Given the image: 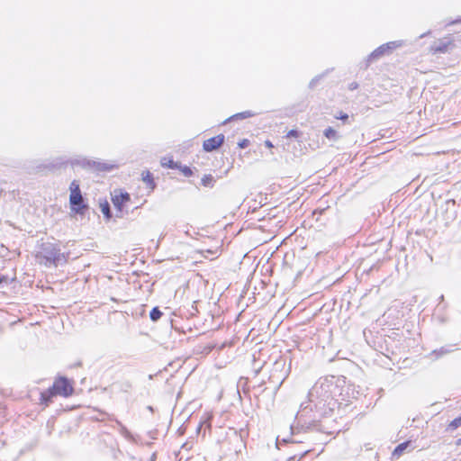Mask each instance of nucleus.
<instances>
[{"mask_svg":"<svg viewBox=\"0 0 461 461\" xmlns=\"http://www.w3.org/2000/svg\"><path fill=\"white\" fill-rule=\"evenodd\" d=\"M214 182L215 180L212 175H204L202 178V184L204 186L212 187Z\"/></svg>","mask_w":461,"mask_h":461,"instance_id":"dca6fc26","label":"nucleus"},{"mask_svg":"<svg viewBox=\"0 0 461 461\" xmlns=\"http://www.w3.org/2000/svg\"><path fill=\"white\" fill-rule=\"evenodd\" d=\"M92 161L90 159H87L86 158H77L71 161L72 166H80L84 168H91L92 167Z\"/></svg>","mask_w":461,"mask_h":461,"instance_id":"ddd939ff","label":"nucleus"},{"mask_svg":"<svg viewBox=\"0 0 461 461\" xmlns=\"http://www.w3.org/2000/svg\"><path fill=\"white\" fill-rule=\"evenodd\" d=\"M256 114H257L256 113H253L251 111H245V112L238 113L230 117H229L228 119H226L223 122V124H225L228 122H230L232 120H243V119H247V118L255 116Z\"/></svg>","mask_w":461,"mask_h":461,"instance_id":"f8f14e48","label":"nucleus"},{"mask_svg":"<svg viewBox=\"0 0 461 461\" xmlns=\"http://www.w3.org/2000/svg\"><path fill=\"white\" fill-rule=\"evenodd\" d=\"M300 132L297 130H290L286 134V138H298Z\"/></svg>","mask_w":461,"mask_h":461,"instance_id":"4be33fe9","label":"nucleus"},{"mask_svg":"<svg viewBox=\"0 0 461 461\" xmlns=\"http://www.w3.org/2000/svg\"><path fill=\"white\" fill-rule=\"evenodd\" d=\"M338 392L334 376L320 378L309 391L308 402L300 406L295 417L298 424L308 429L333 412L338 405L335 398Z\"/></svg>","mask_w":461,"mask_h":461,"instance_id":"f257e3e1","label":"nucleus"},{"mask_svg":"<svg viewBox=\"0 0 461 461\" xmlns=\"http://www.w3.org/2000/svg\"><path fill=\"white\" fill-rule=\"evenodd\" d=\"M403 45V41H393L382 44L367 57L366 60V68H367L373 61L379 59L384 56L390 55L394 50L401 48Z\"/></svg>","mask_w":461,"mask_h":461,"instance_id":"20e7f679","label":"nucleus"},{"mask_svg":"<svg viewBox=\"0 0 461 461\" xmlns=\"http://www.w3.org/2000/svg\"><path fill=\"white\" fill-rule=\"evenodd\" d=\"M142 179L145 183H147L149 185H151L153 184V177L151 174L148 171L146 174H142Z\"/></svg>","mask_w":461,"mask_h":461,"instance_id":"412c9836","label":"nucleus"},{"mask_svg":"<svg viewBox=\"0 0 461 461\" xmlns=\"http://www.w3.org/2000/svg\"><path fill=\"white\" fill-rule=\"evenodd\" d=\"M321 78V76H317V77H313L309 84V87L313 88Z\"/></svg>","mask_w":461,"mask_h":461,"instance_id":"b1692460","label":"nucleus"},{"mask_svg":"<svg viewBox=\"0 0 461 461\" xmlns=\"http://www.w3.org/2000/svg\"><path fill=\"white\" fill-rule=\"evenodd\" d=\"M461 22V18L460 19H456V20H453V21H449L447 23V26H449V25H453V24H456V23H458Z\"/></svg>","mask_w":461,"mask_h":461,"instance_id":"bb28decb","label":"nucleus"},{"mask_svg":"<svg viewBox=\"0 0 461 461\" xmlns=\"http://www.w3.org/2000/svg\"><path fill=\"white\" fill-rule=\"evenodd\" d=\"M461 426V415L456 419H454L449 424H448V429L449 430H455L457 428Z\"/></svg>","mask_w":461,"mask_h":461,"instance_id":"aec40b11","label":"nucleus"},{"mask_svg":"<svg viewBox=\"0 0 461 461\" xmlns=\"http://www.w3.org/2000/svg\"><path fill=\"white\" fill-rule=\"evenodd\" d=\"M52 390H56L58 395L69 396L73 388L67 378H59L56 380L52 385Z\"/></svg>","mask_w":461,"mask_h":461,"instance_id":"39448f33","label":"nucleus"},{"mask_svg":"<svg viewBox=\"0 0 461 461\" xmlns=\"http://www.w3.org/2000/svg\"><path fill=\"white\" fill-rule=\"evenodd\" d=\"M357 87H358V84H357V83H356V82H353V83H351V84L349 85V89H350V90H355V89H357Z\"/></svg>","mask_w":461,"mask_h":461,"instance_id":"cd10ccee","label":"nucleus"},{"mask_svg":"<svg viewBox=\"0 0 461 461\" xmlns=\"http://www.w3.org/2000/svg\"><path fill=\"white\" fill-rule=\"evenodd\" d=\"M461 444V439H458L457 440V445H460Z\"/></svg>","mask_w":461,"mask_h":461,"instance_id":"2f4dec72","label":"nucleus"},{"mask_svg":"<svg viewBox=\"0 0 461 461\" xmlns=\"http://www.w3.org/2000/svg\"><path fill=\"white\" fill-rule=\"evenodd\" d=\"M266 144H267V146H268V147H272V144H271V142H270V141H267V142H266Z\"/></svg>","mask_w":461,"mask_h":461,"instance_id":"7c9ffc66","label":"nucleus"},{"mask_svg":"<svg viewBox=\"0 0 461 461\" xmlns=\"http://www.w3.org/2000/svg\"><path fill=\"white\" fill-rule=\"evenodd\" d=\"M223 142H224V135L219 134L215 137H212V138L204 140L203 143V149L206 152H211V151L217 149L219 147H221Z\"/></svg>","mask_w":461,"mask_h":461,"instance_id":"0eeeda50","label":"nucleus"},{"mask_svg":"<svg viewBox=\"0 0 461 461\" xmlns=\"http://www.w3.org/2000/svg\"><path fill=\"white\" fill-rule=\"evenodd\" d=\"M336 118L342 120V121H346V120H348V115L347 113L340 112L339 114L336 116Z\"/></svg>","mask_w":461,"mask_h":461,"instance_id":"a878e982","label":"nucleus"},{"mask_svg":"<svg viewBox=\"0 0 461 461\" xmlns=\"http://www.w3.org/2000/svg\"><path fill=\"white\" fill-rule=\"evenodd\" d=\"M249 143V141L248 140L244 139L239 142V147L241 149H245L248 147Z\"/></svg>","mask_w":461,"mask_h":461,"instance_id":"393cba45","label":"nucleus"},{"mask_svg":"<svg viewBox=\"0 0 461 461\" xmlns=\"http://www.w3.org/2000/svg\"><path fill=\"white\" fill-rule=\"evenodd\" d=\"M69 191V203L71 210L77 214H83L84 210L87 207V205L84 203L79 182L77 180H73L70 183Z\"/></svg>","mask_w":461,"mask_h":461,"instance_id":"7ed1b4c3","label":"nucleus"},{"mask_svg":"<svg viewBox=\"0 0 461 461\" xmlns=\"http://www.w3.org/2000/svg\"><path fill=\"white\" fill-rule=\"evenodd\" d=\"M450 45H451L450 41H440L435 42L433 45H431L430 50L433 53H446V52H447Z\"/></svg>","mask_w":461,"mask_h":461,"instance_id":"1a4fd4ad","label":"nucleus"},{"mask_svg":"<svg viewBox=\"0 0 461 461\" xmlns=\"http://www.w3.org/2000/svg\"><path fill=\"white\" fill-rule=\"evenodd\" d=\"M131 200L128 193H117L114 191L112 196V202L118 212H122L124 205Z\"/></svg>","mask_w":461,"mask_h":461,"instance_id":"423d86ee","label":"nucleus"},{"mask_svg":"<svg viewBox=\"0 0 461 461\" xmlns=\"http://www.w3.org/2000/svg\"><path fill=\"white\" fill-rule=\"evenodd\" d=\"M6 280H7V277H6V276H0V285H1L2 283H4V282H6Z\"/></svg>","mask_w":461,"mask_h":461,"instance_id":"c85d7f7f","label":"nucleus"},{"mask_svg":"<svg viewBox=\"0 0 461 461\" xmlns=\"http://www.w3.org/2000/svg\"><path fill=\"white\" fill-rule=\"evenodd\" d=\"M114 167V165L110 163H105L102 161H92V167L96 171H110Z\"/></svg>","mask_w":461,"mask_h":461,"instance_id":"9b49d317","label":"nucleus"},{"mask_svg":"<svg viewBox=\"0 0 461 461\" xmlns=\"http://www.w3.org/2000/svg\"><path fill=\"white\" fill-rule=\"evenodd\" d=\"M100 207H101V211H102L103 214L104 215V217L107 219H111L112 213H111V209H110L109 203L107 202H104L100 204Z\"/></svg>","mask_w":461,"mask_h":461,"instance_id":"a211bd4d","label":"nucleus"},{"mask_svg":"<svg viewBox=\"0 0 461 461\" xmlns=\"http://www.w3.org/2000/svg\"><path fill=\"white\" fill-rule=\"evenodd\" d=\"M429 34H430V31H428L427 32L422 33V34L420 36V39H421V38H424L425 36H427V35H429Z\"/></svg>","mask_w":461,"mask_h":461,"instance_id":"c756f323","label":"nucleus"},{"mask_svg":"<svg viewBox=\"0 0 461 461\" xmlns=\"http://www.w3.org/2000/svg\"><path fill=\"white\" fill-rule=\"evenodd\" d=\"M161 165L163 167H167L168 168H176V167H178L176 162H175L173 159L167 158H162Z\"/></svg>","mask_w":461,"mask_h":461,"instance_id":"6ab92c4d","label":"nucleus"},{"mask_svg":"<svg viewBox=\"0 0 461 461\" xmlns=\"http://www.w3.org/2000/svg\"><path fill=\"white\" fill-rule=\"evenodd\" d=\"M415 448V446H413L412 441L407 440L405 442H402L399 444L393 451L392 453V458L398 459L402 456V455L404 452H410Z\"/></svg>","mask_w":461,"mask_h":461,"instance_id":"6e6552de","label":"nucleus"},{"mask_svg":"<svg viewBox=\"0 0 461 461\" xmlns=\"http://www.w3.org/2000/svg\"><path fill=\"white\" fill-rule=\"evenodd\" d=\"M36 258L45 267H58L68 261V254L61 252L58 244L44 242L36 254Z\"/></svg>","mask_w":461,"mask_h":461,"instance_id":"f03ea898","label":"nucleus"},{"mask_svg":"<svg viewBox=\"0 0 461 461\" xmlns=\"http://www.w3.org/2000/svg\"><path fill=\"white\" fill-rule=\"evenodd\" d=\"M181 171H182V173L184 174L185 176H190L193 174L191 168L189 167H187V166L183 167L181 168Z\"/></svg>","mask_w":461,"mask_h":461,"instance_id":"5701e85b","label":"nucleus"},{"mask_svg":"<svg viewBox=\"0 0 461 461\" xmlns=\"http://www.w3.org/2000/svg\"><path fill=\"white\" fill-rule=\"evenodd\" d=\"M453 349L450 347H442L439 349L433 350L430 355L435 357V359L442 357L443 355L452 352Z\"/></svg>","mask_w":461,"mask_h":461,"instance_id":"4468645a","label":"nucleus"},{"mask_svg":"<svg viewBox=\"0 0 461 461\" xmlns=\"http://www.w3.org/2000/svg\"><path fill=\"white\" fill-rule=\"evenodd\" d=\"M56 395H58V393L56 390H52L51 386L48 390L41 393V402L45 405H49V403L51 402L52 397Z\"/></svg>","mask_w":461,"mask_h":461,"instance_id":"9d476101","label":"nucleus"},{"mask_svg":"<svg viewBox=\"0 0 461 461\" xmlns=\"http://www.w3.org/2000/svg\"><path fill=\"white\" fill-rule=\"evenodd\" d=\"M161 316L162 312L158 309V307H154L149 312V317L153 321H158L161 318Z\"/></svg>","mask_w":461,"mask_h":461,"instance_id":"f3484780","label":"nucleus"},{"mask_svg":"<svg viewBox=\"0 0 461 461\" xmlns=\"http://www.w3.org/2000/svg\"><path fill=\"white\" fill-rule=\"evenodd\" d=\"M324 136L330 140H337L339 139L338 132L331 127L324 131Z\"/></svg>","mask_w":461,"mask_h":461,"instance_id":"2eb2a0df","label":"nucleus"}]
</instances>
